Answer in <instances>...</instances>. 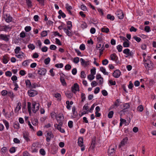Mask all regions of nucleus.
<instances>
[{"label":"nucleus","mask_w":156,"mask_h":156,"mask_svg":"<svg viewBox=\"0 0 156 156\" xmlns=\"http://www.w3.org/2000/svg\"><path fill=\"white\" fill-rule=\"evenodd\" d=\"M56 46L55 45L53 44L51 45L50 47V49L52 50H55L56 49Z\"/></svg>","instance_id":"obj_64"},{"label":"nucleus","mask_w":156,"mask_h":156,"mask_svg":"<svg viewBox=\"0 0 156 156\" xmlns=\"http://www.w3.org/2000/svg\"><path fill=\"white\" fill-rule=\"evenodd\" d=\"M144 61L145 62L144 66L146 69L148 68V70H151L153 68V63L150 60H146L145 57H144Z\"/></svg>","instance_id":"obj_1"},{"label":"nucleus","mask_w":156,"mask_h":156,"mask_svg":"<svg viewBox=\"0 0 156 156\" xmlns=\"http://www.w3.org/2000/svg\"><path fill=\"white\" fill-rule=\"evenodd\" d=\"M116 48L119 52H120L122 51V47L121 45H119L117 46Z\"/></svg>","instance_id":"obj_28"},{"label":"nucleus","mask_w":156,"mask_h":156,"mask_svg":"<svg viewBox=\"0 0 156 156\" xmlns=\"http://www.w3.org/2000/svg\"><path fill=\"white\" fill-rule=\"evenodd\" d=\"M130 107L129 105V103H126L123 105L124 108L126 109L129 108Z\"/></svg>","instance_id":"obj_52"},{"label":"nucleus","mask_w":156,"mask_h":156,"mask_svg":"<svg viewBox=\"0 0 156 156\" xmlns=\"http://www.w3.org/2000/svg\"><path fill=\"white\" fill-rule=\"evenodd\" d=\"M9 151L11 153H14L16 151V149L15 147H12L10 149Z\"/></svg>","instance_id":"obj_56"},{"label":"nucleus","mask_w":156,"mask_h":156,"mask_svg":"<svg viewBox=\"0 0 156 156\" xmlns=\"http://www.w3.org/2000/svg\"><path fill=\"white\" fill-rule=\"evenodd\" d=\"M9 27L8 26H2L0 25V31H6L9 29Z\"/></svg>","instance_id":"obj_11"},{"label":"nucleus","mask_w":156,"mask_h":156,"mask_svg":"<svg viewBox=\"0 0 156 156\" xmlns=\"http://www.w3.org/2000/svg\"><path fill=\"white\" fill-rule=\"evenodd\" d=\"M115 150L114 148H110L108 149V155L110 154L111 155L113 153L115 152Z\"/></svg>","instance_id":"obj_18"},{"label":"nucleus","mask_w":156,"mask_h":156,"mask_svg":"<svg viewBox=\"0 0 156 156\" xmlns=\"http://www.w3.org/2000/svg\"><path fill=\"white\" fill-rule=\"evenodd\" d=\"M1 94L3 96H5L7 94L8 92L6 90H3L1 92Z\"/></svg>","instance_id":"obj_50"},{"label":"nucleus","mask_w":156,"mask_h":156,"mask_svg":"<svg viewBox=\"0 0 156 156\" xmlns=\"http://www.w3.org/2000/svg\"><path fill=\"white\" fill-rule=\"evenodd\" d=\"M116 14L120 19H122L124 17V14L121 10H118Z\"/></svg>","instance_id":"obj_5"},{"label":"nucleus","mask_w":156,"mask_h":156,"mask_svg":"<svg viewBox=\"0 0 156 156\" xmlns=\"http://www.w3.org/2000/svg\"><path fill=\"white\" fill-rule=\"evenodd\" d=\"M100 71L102 72L104 75H108V72H106L105 69L103 67H100Z\"/></svg>","instance_id":"obj_15"},{"label":"nucleus","mask_w":156,"mask_h":156,"mask_svg":"<svg viewBox=\"0 0 156 156\" xmlns=\"http://www.w3.org/2000/svg\"><path fill=\"white\" fill-rule=\"evenodd\" d=\"M7 94L11 98H13L14 97V96L13 95V93L11 91H9L8 92Z\"/></svg>","instance_id":"obj_39"},{"label":"nucleus","mask_w":156,"mask_h":156,"mask_svg":"<svg viewBox=\"0 0 156 156\" xmlns=\"http://www.w3.org/2000/svg\"><path fill=\"white\" fill-rule=\"evenodd\" d=\"M81 102H83L85 100L86 97L85 94L83 93H82L81 94Z\"/></svg>","instance_id":"obj_36"},{"label":"nucleus","mask_w":156,"mask_h":156,"mask_svg":"<svg viewBox=\"0 0 156 156\" xmlns=\"http://www.w3.org/2000/svg\"><path fill=\"white\" fill-rule=\"evenodd\" d=\"M95 74L96 69L95 67H93V69L90 70V74L94 76Z\"/></svg>","instance_id":"obj_29"},{"label":"nucleus","mask_w":156,"mask_h":156,"mask_svg":"<svg viewBox=\"0 0 156 156\" xmlns=\"http://www.w3.org/2000/svg\"><path fill=\"white\" fill-rule=\"evenodd\" d=\"M37 86V84L36 83H34L32 84H31V86L30 87V89L35 88Z\"/></svg>","instance_id":"obj_57"},{"label":"nucleus","mask_w":156,"mask_h":156,"mask_svg":"<svg viewBox=\"0 0 156 156\" xmlns=\"http://www.w3.org/2000/svg\"><path fill=\"white\" fill-rule=\"evenodd\" d=\"M28 7H31L32 6V2L30 0H26Z\"/></svg>","instance_id":"obj_32"},{"label":"nucleus","mask_w":156,"mask_h":156,"mask_svg":"<svg viewBox=\"0 0 156 156\" xmlns=\"http://www.w3.org/2000/svg\"><path fill=\"white\" fill-rule=\"evenodd\" d=\"M63 124V123L62 122H60L58 124H56L55 125V127H57V129L59 130L60 129H61V127Z\"/></svg>","instance_id":"obj_17"},{"label":"nucleus","mask_w":156,"mask_h":156,"mask_svg":"<svg viewBox=\"0 0 156 156\" xmlns=\"http://www.w3.org/2000/svg\"><path fill=\"white\" fill-rule=\"evenodd\" d=\"M48 49V48L47 47L44 46L42 48L41 51L42 52H46L47 51Z\"/></svg>","instance_id":"obj_63"},{"label":"nucleus","mask_w":156,"mask_h":156,"mask_svg":"<svg viewBox=\"0 0 156 156\" xmlns=\"http://www.w3.org/2000/svg\"><path fill=\"white\" fill-rule=\"evenodd\" d=\"M123 46L124 47L127 48L129 46V41L128 40V41H124L123 44Z\"/></svg>","instance_id":"obj_16"},{"label":"nucleus","mask_w":156,"mask_h":156,"mask_svg":"<svg viewBox=\"0 0 156 156\" xmlns=\"http://www.w3.org/2000/svg\"><path fill=\"white\" fill-rule=\"evenodd\" d=\"M83 138L82 137H80L78 139V144L79 146L82 147L83 145Z\"/></svg>","instance_id":"obj_12"},{"label":"nucleus","mask_w":156,"mask_h":156,"mask_svg":"<svg viewBox=\"0 0 156 156\" xmlns=\"http://www.w3.org/2000/svg\"><path fill=\"white\" fill-rule=\"evenodd\" d=\"M71 68V66L70 65L67 64L65 66V69L66 70H69Z\"/></svg>","instance_id":"obj_54"},{"label":"nucleus","mask_w":156,"mask_h":156,"mask_svg":"<svg viewBox=\"0 0 156 156\" xmlns=\"http://www.w3.org/2000/svg\"><path fill=\"white\" fill-rule=\"evenodd\" d=\"M40 154L42 155H44L45 154V152L44 150L43 149H41L40 150Z\"/></svg>","instance_id":"obj_40"},{"label":"nucleus","mask_w":156,"mask_h":156,"mask_svg":"<svg viewBox=\"0 0 156 156\" xmlns=\"http://www.w3.org/2000/svg\"><path fill=\"white\" fill-rule=\"evenodd\" d=\"M101 30L102 32H105L106 33H108L109 32V29L108 28H102Z\"/></svg>","instance_id":"obj_22"},{"label":"nucleus","mask_w":156,"mask_h":156,"mask_svg":"<svg viewBox=\"0 0 156 156\" xmlns=\"http://www.w3.org/2000/svg\"><path fill=\"white\" fill-rule=\"evenodd\" d=\"M107 18L108 19H109L111 20H113L115 19V17L113 16H112L111 14L107 15Z\"/></svg>","instance_id":"obj_23"},{"label":"nucleus","mask_w":156,"mask_h":156,"mask_svg":"<svg viewBox=\"0 0 156 156\" xmlns=\"http://www.w3.org/2000/svg\"><path fill=\"white\" fill-rule=\"evenodd\" d=\"M60 80L63 86H66V83L64 78L61 76H60Z\"/></svg>","instance_id":"obj_14"},{"label":"nucleus","mask_w":156,"mask_h":156,"mask_svg":"<svg viewBox=\"0 0 156 156\" xmlns=\"http://www.w3.org/2000/svg\"><path fill=\"white\" fill-rule=\"evenodd\" d=\"M130 51V50L128 48H126V49H125L123 51V52L126 54V55H128V53H129V51Z\"/></svg>","instance_id":"obj_48"},{"label":"nucleus","mask_w":156,"mask_h":156,"mask_svg":"<svg viewBox=\"0 0 156 156\" xmlns=\"http://www.w3.org/2000/svg\"><path fill=\"white\" fill-rule=\"evenodd\" d=\"M94 76L92 75L91 74L87 76V78L90 80H92L94 79Z\"/></svg>","instance_id":"obj_38"},{"label":"nucleus","mask_w":156,"mask_h":156,"mask_svg":"<svg viewBox=\"0 0 156 156\" xmlns=\"http://www.w3.org/2000/svg\"><path fill=\"white\" fill-rule=\"evenodd\" d=\"M117 57V56L115 53L111 54L110 56L111 59L113 61L115 60Z\"/></svg>","instance_id":"obj_25"},{"label":"nucleus","mask_w":156,"mask_h":156,"mask_svg":"<svg viewBox=\"0 0 156 156\" xmlns=\"http://www.w3.org/2000/svg\"><path fill=\"white\" fill-rule=\"evenodd\" d=\"M31 151L32 153L37 152L38 151V149L36 147H31Z\"/></svg>","instance_id":"obj_42"},{"label":"nucleus","mask_w":156,"mask_h":156,"mask_svg":"<svg viewBox=\"0 0 156 156\" xmlns=\"http://www.w3.org/2000/svg\"><path fill=\"white\" fill-rule=\"evenodd\" d=\"M54 137V135L51 132H47V137L46 139L47 142H49L51 138Z\"/></svg>","instance_id":"obj_4"},{"label":"nucleus","mask_w":156,"mask_h":156,"mask_svg":"<svg viewBox=\"0 0 156 156\" xmlns=\"http://www.w3.org/2000/svg\"><path fill=\"white\" fill-rule=\"evenodd\" d=\"M30 60H26L23 61V65L24 66H27L28 65V63L30 62Z\"/></svg>","instance_id":"obj_37"},{"label":"nucleus","mask_w":156,"mask_h":156,"mask_svg":"<svg viewBox=\"0 0 156 156\" xmlns=\"http://www.w3.org/2000/svg\"><path fill=\"white\" fill-rule=\"evenodd\" d=\"M86 75L83 71H82L81 72L80 76L82 78H85L86 77Z\"/></svg>","instance_id":"obj_53"},{"label":"nucleus","mask_w":156,"mask_h":156,"mask_svg":"<svg viewBox=\"0 0 156 156\" xmlns=\"http://www.w3.org/2000/svg\"><path fill=\"white\" fill-rule=\"evenodd\" d=\"M47 72L46 69L45 68L40 69L38 71V73L41 75H44Z\"/></svg>","instance_id":"obj_10"},{"label":"nucleus","mask_w":156,"mask_h":156,"mask_svg":"<svg viewBox=\"0 0 156 156\" xmlns=\"http://www.w3.org/2000/svg\"><path fill=\"white\" fill-rule=\"evenodd\" d=\"M80 49L81 50H84L85 49V45L83 44H81L80 46Z\"/></svg>","instance_id":"obj_62"},{"label":"nucleus","mask_w":156,"mask_h":156,"mask_svg":"<svg viewBox=\"0 0 156 156\" xmlns=\"http://www.w3.org/2000/svg\"><path fill=\"white\" fill-rule=\"evenodd\" d=\"M28 94L29 96L30 97H33L37 95L38 92L37 91L35 90L30 89L27 91Z\"/></svg>","instance_id":"obj_2"},{"label":"nucleus","mask_w":156,"mask_h":156,"mask_svg":"<svg viewBox=\"0 0 156 156\" xmlns=\"http://www.w3.org/2000/svg\"><path fill=\"white\" fill-rule=\"evenodd\" d=\"M71 90L72 92L74 93H76L77 91H79V85L77 83H75L73 85V86L72 87Z\"/></svg>","instance_id":"obj_3"},{"label":"nucleus","mask_w":156,"mask_h":156,"mask_svg":"<svg viewBox=\"0 0 156 156\" xmlns=\"http://www.w3.org/2000/svg\"><path fill=\"white\" fill-rule=\"evenodd\" d=\"M114 114V112L113 111H111L110 112L108 115V118H111L112 117L113 115Z\"/></svg>","instance_id":"obj_35"},{"label":"nucleus","mask_w":156,"mask_h":156,"mask_svg":"<svg viewBox=\"0 0 156 156\" xmlns=\"http://www.w3.org/2000/svg\"><path fill=\"white\" fill-rule=\"evenodd\" d=\"M50 61V58L49 57H48L44 60V63L46 65H48Z\"/></svg>","instance_id":"obj_31"},{"label":"nucleus","mask_w":156,"mask_h":156,"mask_svg":"<svg viewBox=\"0 0 156 156\" xmlns=\"http://www.w3.org/2000/svg\"><path fill=\"white\" fill-rule=\"evenodd\" d=\"M144 30L147 32H148L151 31L150 28L149 26H146L144 28Z\"/></svg>","instance_id":"obj_46"},{"label":"nucleus","mask_w":156,"mask_h":156,"mask_svg":"<svg viewBox=\"0 0 156 156\" xmlns=\"http://www.w3.org/2000/svg\"><path fill=\"white\" fill-rule=\"evenodd\" d=\"M128 140V139L127 137H126L124 138L119 144V147L120 148L121 147L125 145V144H126Z\"/></svg>","instance_id":"obj_8"},{"label":"nucleus","mask_w":156,"mask_h":156,"mask_svg":"<svg viewBox=\"0 0 156 156\" xmlns=\"http://www.w3.org/2000/svg\"><path fill=\"white\" fill-rule=\"evenodd\" d=\"M55 66L57 68H62L63 66L62 63L57 64L55 65Z\"/></svg>","instance_id":"obj_49"},{"label":"nucleus","mask_w":156,"mask_h":156,"mask_svg":"<svg viewBox=\"0 0 156 156\" xmlns=\"http://www.w3.org/2000/svg\"><path fill=\"white\" fill-rule=\"evenodd\" d=\"M97 40L98 42H101L103 41V38L102 37L99 36L97 38Z\"/></svg>","instance_id":"obj_58"},{"label":"nucleus","mask_w":156,"mask_h":156,"mask_svg":"<svg viewBox=\"0 0 156 156\" xmlns=\"http://www.w3.org/2000/svg\"><path fill=\"white\" fill-rule=\"evenodd\" d=\"M28 48L31 49L32 50H33L34 49L35 47L33 44H30L28 46Z\"/></svg>","instance_id":"obj_33"},{"label":"nucleus","mask_w":156,"mask_h":156,"mask_svg":"<svg viewBox=\"0 0 156 156\" xmlns=\"http://www.w3.org/2000/svg\"><path fill=\"white\" fill-rule=\"evenodd\" d=\"M31 29V27L30 26H26L25 28V30L27 32L30 31Z\"/></svg>","instance_id":"obj_44"},{"label":"nucleus","mask_w":156,"mask_h":156,"mask_svg":"<svg viewBox=\"0 0 156 156\" xmlns=\"http://www.w3.org/2000/svg\"><path fill=\"white\" fill-rule=\"evenodd\" d=\"M64 30L66 32V34L69 36H72L73 34L71 32L69 31V29H67L66 28H63Z\"/></svg>","instance_id":"obj_13"},{"label":"nucleus","mask_w":156,"mask_h":156,"mask_svg":"<svg viewBox=\"0 0 156 156\" xmlns=\"http://www.w3.org/2000/svg\"><path fill=\"white\" fill-rule=\"evenodd\" d=\"M58 13L63 18H65L66 16L65 14L61 10L59 11Z\"/></svg>","instance_id":"obj_30"},{"label":"nucleus","mask_w":156,"mask_h":156,"mask_svg":"<svg viewBox=\"0 0 156 156\" xmlns=\"http://www.w3.org/2000/svg\"><path fill=\"white\" fill-rule=\"evenodd\" d=\"M121 75V72L119 69L115 70L113 73V76L115 78H119Z\"/></svg>","instance_id":"obj_6"},{"label":"nucleus","mask_w":156,"mask_h":156,"mask_svg":"<svg viewBox=\"0 0 156 156\" xmlns=\"http://www.w3.org/2000/svg\"><path fill=\"white\" fill-rule=\"evenodd\" d=\"M5 20L7 22L9 23L12 21V18L11 17L8 16L5 19Z\"/></svg>","instance_id":"obj_61"},{"label":"nucleus","mask_w":156,"mask_h":156,"mask_svg":"<svg viewBox=\"0 0 156 156\" xmlns=\"http://www.w3.org/2000/svg\"><path fill=\"white\" fill-rule=\"evenodd\" d=\"M55 97L57 98L58 100L61 101V94L58 93H57L55 94Z\"/></svg>","instance_id":"obj_21"},{"label":"nucleus","mask_w":156,"mask_h":156,"mask_svg":"<svg viewBox=\"0 0 156 156\" xmlns=\"http://www.w3.org/2000/svg\"><path fill=\"white\" fill-rule=\"evenodd\" d=\"M3 122L4 123L5 126H6V127L7 129H8L9 128V124L8 122L5 120H3Z\"/></svg>","instance_id":"obj_47"},{"label":"nucleus","mask_w":156,"mask_h":156,"mask_svg":"<svg viewBox=\"0 0 156 156\" xmlns=\"http://www.w3.org/2000/svg\"><path fill=\"white\" fill-rule=\"evenodd\" d=\"M31 121L32 123L34 126H36L38 124V121L37 119H34L33 120H32Z\"/></svg>","instance_id":"obj_24"},{"label":"nucleus","mask_w":156,"mask_h":156,"mask_svg":"<svg viewBox=\"0 0 156 156\" xmlns=\"http://www.w3.org/2000/svg\"><path fill=\"white\" fill-rule=\"evenodd\" d=\"M13 127L14 128L19 129L20 128V125L18 122L15 123L13 125Z\"/></svg>","instance_id":"obj_27"},{"label":"nucleus","mask_w":156,"mask_h":156,"mask_svg":"<svg viewBox=\"0 0 156 156\" xmlns=\"http://www.w3.org/2000/svg\"><path fill=\"white\" fill-rule=\"evenodd\" d=\"M133 38L138 42H139L141 40V39L140 37H138L136 36H134Z\"/></svg>","instance_id":"obj_43"},{"label":"nucleus","mask_w":156,"mask_h":156,"mask_svg":"<svg viewBox=\"0 0 156 156\" xmlns=\"http://www.w3.org/2000/svg\"><path fill=\"white\" fill-rule=\"evenodd\" d=\"M29 133L27 132H23V137L27 142L30 141V140L29 138Z\"/></svg>","instance_id":"obj_9"},{"label":"nucleus","mask_w":156,"mask_h":156,"mask_svg":"<svg viewBox=\"0 0 156 156\" xmlns=\"http://www.w3.org/2000/svg\"><path fill=\"white\" fill-rule=\"evenodd\" d=\"M80 58L78 57H75L74 58L73 62L75 63H77L79 62Z\"/></svg>","instance_id":"obj_55"},{"label":"nucleus","mask_w":156,"mask_h":156,"mask_svg":"<svg viewBox=\"0 0 156 156\" xmlns=\"http://www.w3.org/2000/svg\"><path fill=\"white\" fill-rule=\"evenodd\" d=\"M20 48L19 47H17L15 49V53L16 54H18L19 52V51L20 50Z\"/></svg>","instance_id":"obj_41"},{"label":"nucleus","mask_w":156,"mask_h":156,"mask_svg":"<svg viewBox=\"0 0 156 156\" xmlns=\"http://www.w3.org/2000/svg\"><path fill=\"white\" fill-rule=\"evenodd\" d=\"M108 62V60L107 59H105L102 61V64L103 65H107Z\"/></svg>","instance_id":"obj_59"},{"label":"nucleus","mask_w":156,"mask_h":156,"mask_svg":"<svg viewBox=\"0 0 156 156\" xmlns=\"http://www.w3.org/2000/svg\"><path fill=\"white\" fill-rule=\"evenodd\" d=\"M12 80L13 81V83H14L17 80V77L16 75H13L11 77Z\"/></svg>","instance_id":"obj_45"},{"label":"nucleus","mask_w":156,"mask_h":156,"mask_svg":"<svg viewBox=\"0 0 156 156\" xmlns=\"http://www.w3.org/2000/svg\"><path fill=\"white\" fill-rule=\"evenodd\" d=\"M67 24L68 25L67 28L70 30L72 27V22L70 21H68L67 22Z\"/></svg>","instance_id":"obj_19"},{"label":"nucleus","mask_w":156,"mask_h":156,"mask_svg":"<svg viewBox=\"0 0 156 156\" xmlns=\"http://www.w3.org/2000/svg\"><path fill=\"white\" fill-rule=\"evenodd\" d=\"M36 108H35V109H32V111L34 113H36V112L38 110L39 108V105L38 104L36 103Z\"/></svg>","instance_id":"obj_26"},{"label":"nucleus","mask_w":156,"mask_h":156,"mask_svg":"<svg viewBox=\"0 0 156 156\" xmlns=\"http://www.w3.org/2000/svg\"><path fill=\"white\" fill-rule=\"evenodd\" d=\"M25 83L27 87L30 88L31 86V83L30 81L29 80H26Z\"/></svg>","instance_id":"obj_20"},{"label":"nucleus","mask_w":156,"mask_h":156,"mask_svg":"<svg viewBox=\"0 0 156 156\" xmlns=\"http://www.w3.org/2000/svg\"><path fill=\"white\" fill-rule=\"evenodd\" d=\"M47 35V32L46 31L44 30L43 31L41 34V35L42 37H45Z\"/></svg>","instance_id":"obj_34"},{"label":"nucleus","mask_w":156,"mask_h":156,"mask_svg":"<svg viewBox=\"0 0 156 156\" xmlns=\"http://www.w3.org/2000/svg\"><path fill=\"white\" fill-rule=\"evenodd\" d=\"M5 75L7 76L10 77L12 76V73L9 71L6 72L5 73Z\"/></svg>","instance_id":"obj_51"},{"label":"nucleus","mask_w":156,"mask_h":156,"mask_svg":"<svg viewBox=\"0 0 156 156\" xmlns=\"http://www.w3.org/2000/svg\"><path fill=\"white\" fill-rule=\"evenodd\" d=\"M68 126L70 128H72L73 127V122L72 121H70L68 123Z\"/></svg>","instance_id":"obj_60"},{"label":"nucleus","mask_w":156,"mask_h":156,"mask_svg":"<svg viewBox=\"0 0 156 156\" xmlns=\"http://www.w3.org/2000/svg\"><path fill=\"white\" fill-rule=\"evenodd\" d=\"M9 36V35H4L3 34H0V40H3L6 41H8L9 40V39L8 37Z\"/></svg>","instance_id":"obj_7"}]
</instances>
